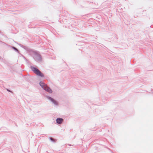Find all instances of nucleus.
I'll use <instances>...</instances> for the list:
<instances>
[{"instance_id": "nucleus-1", "label": "nucleus", "mask_w": 153, "mask_h": 153, "mask_svg": "<svg viewBox=\"0 0 153 153\" xmlns=\"http://www.w3.org/2000/svg\"><path fill=\"white\" fill-rule=\"evenodd\" d=\"M39 84L42 88L46 91L50 93L52 92L51 90L43 82H40L39 83Z\"/></svg>"}, {"instance_id": "nucleus-3", "label": "nucleus", "mask_w": 153, "mask_h": 153, "mask_svg": "<svg viewBox=\"0 0 153 153\" xmlns=\"http://www.w3.org/2000/svg\"><path fill=\"white\" fill-rule=\"evenodd\" d=\"M63 120L62 118H58L56 119V122L58 124H61L63 121Z\"/></svg>"}, {"instance_id": "nucleus-2", "label": "nucleus", "mask_w": 153, "mask_h": 153, "mask_svg": "<svg viewBox=\"0 0 153 153\" xmlns=\"http://www.w3.org/2000/svg\"><path fill=\"white\" fill-rule=\"evenodd\" d=\"M31 69L37 75L42 77L43 76V74L36 68L34 67H31Z\"/></svg>"}, {"instance_id": "nucleus-4", "label": "nucleus", "mask_w": 153, "mask_h": 153, "mask_svg": "<svg viewBox=\"0 0 153 153\" xmlns=\"http://www.w3.org/2000/svg\"><path fill=\"white\" fill-rule=\"evenodd\" d=\"M48 99L50 100L52 102H53L55 104H56V102L53 98L49 97L48 98Z\"/></svg>"}, {"instance_id": "nucleus-5", "label": "nucleus", "mask_w": 153, "mask_h": 153, "mask_svg": "<svg viewBox=\"0 0 153 153\" xmlns=\"http://www.w3.org/2000/svg\"><path fill=\"white\" fill-rule=\"evenodd\" d=\"M50 139H51V140H52V141H55L53 140V138H50Z\"/></svg>"}]
</instances>
